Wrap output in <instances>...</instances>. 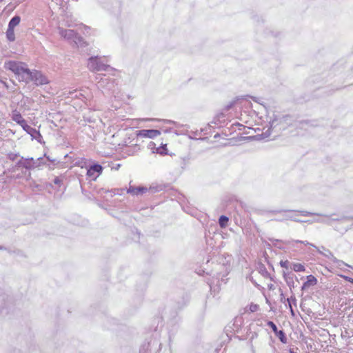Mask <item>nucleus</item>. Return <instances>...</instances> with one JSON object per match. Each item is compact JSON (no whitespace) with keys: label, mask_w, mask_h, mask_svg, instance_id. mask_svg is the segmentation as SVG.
Returning <instances> with one entry per match:
<instances>
[{"label":"nucleus","mask_w":353,"mask_h":353,"mask_svg":"<svg viewBox=\"0 0 353 353\" xmlns=\"http://www.w3.org/2000/svg\"><path fill=\"white\" fill-rule=\"evenodd\" d=\"M6 37L10 41L15 40L14 29L8 27L6 31Z\"/></svg>","instance_id":"14"},{"label":"nucleus","mask_w":353,"mask_h":353,"mask_svg":"<svg viewBox=\"0 0 353 353\" xmlns=\"http://www.w3.org/2000/svg\"><path fill=\"white\" fill-rule=\"evenodd\" d=\"M285 219H292L295 221H299L298 220L294 219L292 216H290V215H286Z\"/></svg>","instance_id":"26"},{"label":"nucleus","mask_w":353,"mask_h":353,"mask_svg":"<svg viewBox=\"0 0 353 353\" xmlns=\"http://www.w3.org/2000/svg\"><path fill=\"white\" fill-rule=\"evenodd\" d=\"M318 250V252L324 255L325 256H326L327 258H328L329 259H330L332 261H333L334 263H338L339 264L340 263H342V261L338 260L337 259H336L334 255L332 254V253L329 251V250H327V253H323L321 250H319L318 248L316 249Z\"/></svg>","instance_id":"11"},{"label":"nucleus","mask_w":353,"mask_h":353,"mask_svg":"<svg viewBox=\"0 0 353 353\" xmlns=\"http://www.w3.org/2000/svg\"><path fill=\"white\" fill-rule=\"evenodd\" d=\"M5 68L11 70L17 76H21L22 81L26 77L29 69L27 68L26 64L21 61H9L5 63Z\"/></svg>","instance_id":"1"},{"label":"nucleus","mask_w":353,"mask_h":353,"mask_svg":"<svg viewBox=\"0 0 353 353\" xmlns=\"http://www.w3.org/2000/svg\"><path fill=\"white\" fill-rule=\"evenodd\" d=\"M286 299H287L285 298L284 294H281V301L283 303H285V302H287Z\"/></svg>","instance_id":"25"},{"label":"nucleus","mask_w":353,"mask_h":353,"mask_svg":"<svg viewBox=\"0 0 353 353\" xmlns=\"http://www.w3.org/2000/svg\"><path fill=\"white\" fill-rule=\"evenodd\" d=\"M221 145H225L226 143H221Z\"/></svg>","instance_id":"31"},{"label":"nucleus","mask_w":353,"mask_h":353,"mask_svg":"<svg viewBox=\"0 0 353 353\" xmlns=\"http://www.w3.org/2000/svg\"><path fill=\"white\" fill-rule=\"evenodd\" d=\"M103 168L99 164L92 165L87 171V175L90 177H93L95 180L99 174H101Z\"/></svg>","instance_id":"6"},{"label":"nucleus","mask_w":353,"mask_h":353,"mask_svg":"<svg viewBox=\"0 0 353 353\" xmlns=\"http://www.w3.org/2000/svg\"><path fill=\"white\" fill-rule=\"evenodd\" d=\"M343 278H344L346 281H349V282H350V283H353V278L348 277V276H343Z\"/></svg>","instance_id":"24"},{"label":"nucleus","mask_w":353,"mask_h":353,"mask_svg":"<svg viewBox=\"0 0 353 353\" xmlns=\"http://www.w3.org/2000/svg\"><path fill=\"white\" fill-rule=\"evenodd\" d=\"M20 125L23 128V129L27 132L28 134H32V131H34V130L31 128L26 121V120L23 121V123H21Z\"/></svg>","instance_id":"17"},{"label":"nucleus","mask_w":353,"mask_h":353,"mask_svg":"<svg viewBox=\"0 0 353 353\" xmlns=\"http://www.w3.org/2000/svg\"><path fill=\"white\" fill-rule=\"evenodd\" d=\"M221 145H225L226 143H221Z\"/></svg>","instance_id":"32"},{"label":"nucleus","mask_w":353,"mask_h":353,"mask_svg":"<svg viewBox=\"0 0 353 353\" xmlns=\"http://www.w3.org/2000/svg\"><path fill=\"white\" fill-rule=\"evenodd\" d=\"M23 81H34L37 85H43L48 83V80L40 72L37 70H29L26 77Z\"/></svg>","instance_id":"3"},{"label":"nucleus","mask_w":353,"mask_h":353,"mask_svg":"<svg viewBox=\"0 0 353 353\" xmlns=\"http://www.w3.org/2000/svg\"><path fill=\"white\" fill-rule=\"evenodd\" d=\"M235 102H236L235 101H233L230 102L229 105L225 106V110H229L230 108H231L234 105Z\"/></svg>","instance_id":"22"},{"label":"nucleus","mask_w":353,"mask_h":353,"mask_svg":"<svg viewBox=\"0 0 353 353\" xmlns=\"http://www.w3.org/2000/svg\"><path fill=\"white\" fill-rule=\"evenodd\" d=\"M281 212H286L287 211L286 210H281V211H274L272 212L275 214V213Z\"/></svg>","instance_id":"29"},{"label":"nucleus","mask_w":353,"mask_h":353,"mask_svg":"<svg viewBox=\"0 0 353 353\" xmlns=\"http://www.w3.org/2000/svg\"><path fill=\"white\" fill-rule=\"evenodd\" d=\"M88 67L92 72H100L108 70L109 65L105 63L100 58L90 57L88 59Z\"/></svg>","instance_id":"2"},{"label":"nucleus","mask_w":353,"mask_h":353,"mask_svg":"<svg viewBox=\"0 0 353 353\" xmlns=\"http://www.w3.org/2000/svg\"><path fill=\"white\" fill-rule=\"evenodd\" d=\"M21 18L19 16L14 17L9 22L8 27L14 28L19 24Z\"/></svg>","instance_id":"13"},{"label":"nucleus","mask_w":353,"mask_h":353,"mask_svg":"<svg viewBox=\"0 0 353 353\" xmlns=\"http://www.w3.org/2000/svg\"><path fill=\"white\" fill-rule=\"evenodd\" d=\"M289 308L290 310V312H291L292 316H294L295 314H294V310L292 309V306L291 305V307H289Z\"/></svg>","instance_id":"27"},{"label":"nucleus","mask_w":353,"mask_h":353,"mask_svg":"<svg viewBox=\"0 0 353 353\" xmlns=\"http://www.w3.org/2000/svg\"><path fill=\"white\" fill-rule=\"evenodd\" d=\"M147 192V188L144 187H134L130 186L127 190V192L128 194H131L132 195H139L145 193Z\"/></svg>","instance_id":"8"},{"label":"nucleus","mask_w":353,"mask_h":353,"mask_svg":"<svg viewBox=\"0 0 353 353\" xmlns=\"http://www.w3.org/2000/svg\"><path fill=\"white\" fill-rule=\"evenodd\" d=\"M222 259V276L228 275L232 269L233 258L231 255H223Z\"/></svg>","instance_id":"4"},{"label":"nucleus","mask_w":353,"mask_h":353,"mask_svg":"<svg viewBox=\"0 0 353 353\" xmlns=\"http://www.w3.org/2000/svg\"><path fill=\"white\" fill-rule=\"evenodd\" d=\"M288 264H289L288 261H281V262H280L281 266L282 268H286V269L288 268Z\"/></svg>","instance_id":"20"},{"label":"nucleus","mask_w":353,"mask_h":353,"mask_svg":"<svg viewBox=\"0 0 353 353\" xmlns=\"http://www.w3.org/2000/svg\"><path fill=\"white\" fill-rule=\"evenodd\" d=\"M287 302H288V307H291V305L293 303L294 305H296V299L295 298L294 296H291L290 298H288L286 299Z\"/></svg>","instance_id":"18"},{"label":"nucleus","mask_w":353,"mask_h":353,"mask_svg":"<svg viewBox=\"0 0 353 353\" xmlns=\"http://www.w3.org/2000/svg\"><path fill=\"white\" fill-rule=\"evenodd\" d=\"M219 223L221 224V217L219 219Z\"/></svg>","instance_id":"30"},{"label":"nucleus","mask_w":353,"mask_h":353,"mask_svg":"<svg viewBox=\"0 0 353 353\" xmlns=\"http://www.w3.org/2000/svg\"><path fill=\"white\" fill-rule=\"evenodd\" d=\"M300 213L303 216H309L312 214L311 212H307V211H301Z\"/></svg>","instance_id":"23"},{"label":"nucleus","mask_w":353,"mask_h":353,"mask_svg":"<svg viewBox=\"0 0 353 353\" xmlns=\"http://www.w3.org/2000/svg\"><path fill=\"white\" fill-rule=\"evenodd\" d=\"M12 119L14 121H15L16 123H17L19 125L21 123H23V121H25V119L23 118L22 115H21V114L17 110L12 111Z\"/></svg>","instance_id":"10"},{"label":"nucleus","mask_w":353,"mask_h":353,"mask_svg":"<svg viewBox=\"0 0 353 353\" xmlns=\"http://www.w3.org/2000/svg\"><path fill=\"white\" fill-rule=\"evenodd\" d=\"M285 243L287 245H292V246H294V243H302L305 245H310V246H312V247L315 248L316 249H317V247H316L314 245H313L312 243H310L307 241L292 240V241H286Z\"/></svg>","instance_id":"12"},{"label":"nucleus","mask_w":353,"mask_h":353,"mask_svg":"<svg viewBox=\"0 0 353 353\" xmlns=\"http://www.w3.org/2000/svg\"><path fill=\"white\" fill-rule=\"evenodd\" d=\"M228 221V218L225 216L222 215V228L225 227Z\"/></svg>","instance_id":"21"},{"label":"nucleus","mask_w":353,"mask_h":353,"mask_svg":"<svg viewBox=\"0 0 353 353\" xmlns=\"http://www.w3.org/2000/svg\"><path fill=\"white\" fill-rule=\"evenodd\" d=\"M268 288H269L270 290H274V285H273V284H269V285H268Z\"/></svg>","instance_id":"28"},{"label":"nucleus","mask_w":353,"mask_h":353,"mask_svg":"<svg viewBox=\"0 0 353 353\" xmlns=\"http://www.w3.org/2000/svg\"><path fill=\"white\" fill-rule=\"evenodd\" d=\"M161 134L158 130H141L137 133V137L141 138L154 139Z\"/></svg>","instance_id":"5"},{"label":"nucleus","mask_w":353,"mask_h":353,"mask_svg":"<svg viewBox=\"0 0 353 353\" xmlns=\"http://www.w3.org/2000/svg\"><path fill=\"white\" fill-rule=\"evenodd\" d=\"M267 325L272 329L276 336L279 337L282 343H286V337L283 331L278 330L276 325L272 321H268Z\"/></svg>","instance_id":"7"},{"label":"nucleus","mask_w":353,"mask_h":353,"mask_svg":"<svg viewBox=\"0 0 353 353\" xmlns=\"http://www.w3.org/2000/svg\"><path fill=\"white\" fill-rule=\"evenodd\" d=\"M157 152L161 154H168V150H167V144H162L160 147L157 148L156 149Z\"/></svg>","instance_id":"16"},{"label":"nucleus","mask_w":353,"mask_h":353,"mask_svg":"<svg viewBox=\"0 0 353 353\" xmlns=\"http://www.w3.org/2000/svg\"><path fill=\"white\" fill-rule=\"evenodd\" d=\"M259 305L257 304L251 303L249 305V310L251 312H256L259 310Z\"/></svg>","instance_id":"19"},{"label":"nucleus","mask_w":353,"mask_h":353,"mask_svg":"<svg viewBox=\"0 0 353 353\" xmlns=\"http://www.w3.org/2000/svg\"><path fill=\"white\" fill-rule=\"evenodd\" d=\"M291 268L294 272H304L305 270V266L303 264L298 263H292Z\"/></svg>","instance_id":"15"},{"label":"nucleus","mask_w":353,"mask_h":353,"mask_svg":"<svg viewBox=\"0 0 353 353\" xmlns=\"http://www.w3.org/2000/svg\"><path fill=\"white\" fill-rule=\"evenodd\" d=\"M317 283V279L313 275L307 276V281L303 283L301 290H304L307 289L310 286L315 285Z\"/></svg>","instance_id":"9"}]
</instances>
